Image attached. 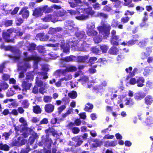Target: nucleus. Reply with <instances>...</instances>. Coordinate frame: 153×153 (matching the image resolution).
I'll return each instance as SVG.
<instances>
[{"label":"nucleus","mask_w":153,"mask_h":153,"mask_svg":"<svg viewBox=\"0 0 153 153\" xmlns=\"http://www.w3.org/2000/svg\"><path fill=\"white\" fill-rule=\"evenodd\" d=\"M27 53L25 52L24 54L25 56V57L24 61L22 63L19 64L18 65V69L19 70H21L23 71V72H25L27 69L30 67L28 61L33 60L34 61V66L36 68L38 62L40 60V58L39 57L35 56H27Z\"/></svg>","instance_id":"nucleus-1"},{"label":"nucleus","mask_w":153,"mask_h":153,"mask_svg":"<svg viewBox=\"0 0 153 153\" xmlns=\"http://www.w3.org/2000/svg\"><path fill=\"white\" fill-rule=\"evenodd\" d=\"M46 72H42L39 73L37 76V77L36 79V84L38 87H40V88L39 89V92L42 94H43L45 91V89L47 88L46 86V84L45 83H43L40 80L38 79V78L41 79L43 78L44 79H45L48 78V76L46 75Z\"/></svg>","instance_id":"nucleus-2"},{"label":"nucleus","mask_w":153,"mask_h":153,"mask_svg":"<svg viewBox=\"0 0 153 153\" xmlns=\"http://www.w3.org/2000/svg\"><path fill=\"white\" fill-rule=\"evenodd\" d=\"M100 35H103L104 39H106L109 34L110 26L109 25L104 22H101V25L97 27Z\"/></svg>","instance_id":"nucleus-3"},{"label":"nucleus","mask_w":153,"mask_h":153,"mask_svg":"<svg viewBox=\"0 0 153 153\" xmlns=\"http://www.w3.org/2000/svg\"><path fill=\"white\" fill-rule=\"evenodd\" d=\"M80 8L81 12L87 15H82L79 16H76V19L77 20H82L87 19L88 18L89 15H92L94 13V11L92 10V8L91 7H89L84 9L82 7H80Z\"/></svg>","instance_id":"nucleus-4"},{"label":"nucleus","mask_w":153,"mask_h":153,"mask_svg":"<svg viewBox=\"0 0 153 153\" xmlns=\"http://www.w3.org/2000/svg\"><path fill=\"white\" fill-rule=\"evenodd\" d=\"M64 13L59 12L58 13L56 12H54L53 15L49 14L46 15L45 17L42 19L43 21L48 22L51 21L52 22H56L58 21V17L59 16H62L64 15Z\"/></svg>","instance_id":"nucleus-5"},{"label":"nucleus","mask_w":153,"mask_h":153,"mask_svg":"<svg viewBox=\"0 0 153 153\" xmlns=\"http://www.w3.org/2000/svg\"><path fill=\"white\" fill-rule=\"evenodd\" d=\"M19 121L25 126L22 129V132H23L22 135L23 136L26 138L28 136L29 133H31L32 130L30 128H27L26 126L27 125L26 121L23 117H21L19 120Z\"/></svg>","instance_id":"nucleus-6"},{"label":"nucleus","mask_w":153,"mask_h":153,"mask_svg":"<svg viewBox=\"0 0 153 153\" xmlns=\"http://www.w3.org/2000/svg\"><path fill=\"white\" fill-rule=\"evenodd\" d=\"M95 27L94 22H88L86 27V33L89 36H93L97 34V32L94 30Z\"/></svg>","instance_id":"nucleus-7"},{"label":"nucleus","mask_w":153,"mask_h":153,"mask_svg":"<svg viewBox=\"0 0 153 153\" xmlns=\"http://www.w3.org/2000/svg\"><path fill=\"white\" fill-rule=\"evenodd\" d=\"M77 41H76L75 40L72 41L70 40L68 44V42L66 44L65 43L63 44L62 43L61 45V47L63 49L64 52L68 53L69 52V45H70L72 47L75 46L77 43Z\"/></svg>","instance_id":"nucleus-8"},{"label":"nucleus","mask_w":153,"mask_h":153,"mask_svg":"<svg viewBox=\"0 0 153 153\" xmlns=\"http://www.w3.org/2000/svg\"><path fill=\"white\" fill-rule=\"evenodd\" d=\"M76 68L73 66H70L67 67L65 70H60L56 71L55 73L56 74L59 76L61 74L65 75L67 72H73L76 71Z\"/></svg>","instance_id":"nucleus-9"},{"label":"nucleus","mask_w":153,"mask_h":153,"mask_svg":"<svg viewBox=\"0 0 153 153\" xmlns=\"http://www.w3.org/2000/svg\"><path fill=\"white\" fill-rule=\"evenodd\" d=\"M42 13H49L52 11L53 8L56 9H59L61 8V7L56 5H53L51 7H48L47 5L41 7Z\"/></svg>","instance_id":"nucleus-10"},{"label":"nucleus","mask_w":153,"mask_h":153,"mask_svg":"<svg viewBox=\"0 0 153 153\" xmlns=\"http://www.w3.org/2000/svg\"><path fill=\"white\" fill-rule=\"evenodd\" d=\"M13 31V29L11 28L8 29L7 32H3L2 36L3 38L7 42H13L12 40L10 39V35L9 33H12Z\"/></svg>","instance_id":"nucleus-11"},{"label":"nucleus","mask_w":153,"mask_h":153,"mask_svg":"<svg viewBox=\"0 0 153 153\" xmlns=\"http://www.w3.org/2000/svg\"><path fill=\"white\" fill-rule=\"evenodd\" d=\"M42 14L43 13L41 7H37L33 10V15L36 17L41 16Z\"/></svg>","instance_id":"nucleus-12"},{"label":"nucleus","mask_w":153,"mask_h":153,"mask_svg":"<svg viewBox=\"0 0 153 153\" xmlns=\"http://www.w3.org/2000/svg\"><path fill=\"white\" fill-rule=\"evenodd\" d=\"M65 28L66 29L72 30L74 28V25L72 21H68L65 24Z\"/></svg>","instance_id":"nucleus-13"},{"label":"nucleus","mask_w":153,"mask_h":153,"mask_svg":"<svg viewBox=\"0 0 153 153\" xmlns=\"http://www.w3.org/2000/svg\"><path fill=\"white\" fill-rule=\"evenodd\" d=\"M132 69V68L131 67H130L126 69V72L128 73H129L130 74L128 76L127 78V79H128L129 75L131 76H134L135 75V74L136 73L137 71V68H135L133 69L132 71L131 72Z\"/></svg>","instance_id":"nucleus-14"},{"label":"nucleus","mask_w":153,"mask_h":153,"mask_svg":"<svg viewBox=\"0 0 153 153\" xmlns=\"http://www.w3.org/2000/svg\"><path fill=\"white\" fill-rule=\"evenodd\" d=\"M145 96L146 95L144 93L138 92L135 94L134 97L136 100H140L143 99Z\"/></svg>","instance_id":"nucleus-15"},{"label":"nucleus","mask_w":153,"mask_h":153,"mask_svg":"<svg viewBox=\"0 0 153 153\" xmlns=\"http://www.w3.org/2000/svg\"><path fill=\"white\" fill-rule=\"evenodd\" d=\"M27 8L26 7H23L19 13V14H22L24 18H27L29 16V12L27 10Z\"/></svg>","instance_id":"nucleus-16"},{"label":"nucleus","mask_w":153,"mask_h":153,"mask_svg":"<svg viewBox=\"0 0 153 153\" xmlns=\"http://www.w3.org/2000/svg\"><path fill=\"white\" fill-rule=\"evenodd\" d=\"M54 108V106L51 104H46L45 107V111L47 113H51L53 111Z\"/></svg>","instance_id":"nucleus-17"},{"label":"nucleus","mask_w":153,"mask_h":153,"mask_svg":"<svg viewBox=\"0 0 153 153\" xmlns=\"http://www.w3.org/2000/svg\"><path fill=\"white\" fill-rule=\"evenodd\" d=\"M31 84L26 82L25 81H24L22 83V86L24 89L23 90V94H25L24 92V91H26V90L29 89L31 86Z\"/></svg>","instance_id":"nucleus-18"},{"label":"nucleus","mask_w":153,"mask_h":153,"mask_svg":"<svg viewBox=\"0 0 153 153\" xmlns=\"http://www.w3.org/2000/svg\"><path fill=\"white\" fill-rule=\"evenodd\" d=\"M153 71V68L152 67H147L145 68L143 74L144 76H148Z\"/></svg>","instance_id":"nucleus-19"},{"label":"nucleus","mask_w":153,"mask_h":153,"mask_svg":"<svg viewBox=\"0 0 153 153\" xmlns=\"http://www.w3.org/2000/svg\"><path fill=\"white\" fill-rule=\"evenodd\" d=\"M74 126V123H70L68 125L69 128L71 129L72 132L74 134H76L78 133L79 131V128L76 127H72V126Z\"/></svg>","instance_id":"nucleus-20"},{"label":"nucleus","mask_w":153,"mask_h":153,"mask_svg":"<svg viewBox=\"0 0 153 153\" xmlns=\"http://www.w3.org/2000/svg\"><path fill=\"white\" fill-rule=\"evenodd\" d=\"M68 12L72 16H75V18H76V16H76L77 15H78L81 12L80 8H79V9H77L76 11L74 10H68Z\"/></svg>","instance_id":"nucleus-21"},{"label":"nucleus","mask_w":153,"mask_h":153,"mask_svg":"<svg viewBox=\"0 0 153 153\" xmlns=\"http://www.w3.org/2000/svg\"><path fill=\"white\" fill-rule=\"evenodd\" d=\"M37 37H39L40 40L42 41H46L48 40L49 37L47 36H44L43 33H40L37 35Z\"/></svg>","instance_id":"nucleus-22"},{"label":"nucleus","mask_w":153,"mask_h":153,"mask_svg":"<svg viewBox=\"0 0 153 153\" xmlns=\"http://www.w3.org/2000/svg\"><path fill=\"white\" fill-rule=\"evenodd\" d=\"M137 85L138 87H141L143 86V83L144 82L145 80L144 78L142 77H139L137 80Z\"/></svg>","instance_id":"nucleus-23"},{"label":"nucleus","mask_w":153,"mask_h":153,"mask_svg":"<svg viewBox=\"0 0 153 153\" xmlns=\"http://www.w3.org/2000/svg\"><path fill=\"white\" fill-rule=\"evenodd\" d=\"M26 140L22 137H19L18 140L16 141V143L18 146H20L24 145L26 142Z\"/></svg>","instance_id":"nucleus-24"},{"label":"nucleus","mask_w":153,"mask_h":153,"mask_svg":"<svg viewBox=\"0 0 153 153\" xmlns=\"http://www.w3.org/2000/svg\"><path fill=\"white\" fill-rule=\"evenodd\" d=\"M62 28L60 27H56V28H50L48 31L49 34H54L57 32L61 30Z\"/></svg>","instance_id":"nucleus-25"},{"label":"nucleus","mask_w":153,"mask_h":153,"mask_svg":"<svg viewBox=\"0 0 153 153\" xmlns=\"http://www.w3.org/2000/svg\"><path fill=\"white\" fill-rule=\"evenodd\" d=\"M145 102L147 105H151L153 102L152 97L150 95H148L145 99Z\"/></svg>","instance_id":"nucleus-26"},{"label":"nucleus","mask_w":153,"mask_h":153,"mask_svg":"<svg viewBox=\"0 0 153 153\" xmlns=\"http://www.w3.org/2000/svg\"><path fill=\"white\" fill-rule=\"evenodd\" d=\"M117 144V142L116 141H106L105 143V146H112L114 147L116 146Z\"/></svg>","instance_id":"nucleus-27"},{"label":"nucleus","mask_w":153,"mask_h":153,"mask_svg":"<svg viewBox=\"0 0 153 153\" xmlns=\"http://www.w3.org/2000/svg\"><path fill=\"white\" fill-rule=\"evenodd\" d=\"M76 37L79 39H81L85 38V32L83 31H79L77 32L76 34Z\"/></svg>","instance_id":"nucleus-28"},{"label":"nucleus","mask_w":153,"mask_h":153,"mask_svg":"<svg viewBox=\"0 0 153 153\" xmlns=\"http://www.w3.org/2000/svg\"><path fill=\"white\" fill-rule=\"evenodd\" d=\"M0 48L1 49H4L6 50H10L13 51L14 50V47L10 46H5L3 44H2L0 46Z\"/></svg>","instance_id":"nucleus-29"},{"label":"nucleus","mask_w":153,"mask_h":153,"mask_svg":"<svg viewBox=\"0 0 153 153\" xmlns=\"http://www.w3.org/2000/svg\"><path fill=\"white\" fill-rule=\"evenodd\" d=\"M119 50L117 48L112 47L109 51L110 53L113 55H116L118 53Z\"/></svg>","instance_id":"nucleus-30"},{"label":"nucleus","mask_w":153,"mask_h":153,"mask_svg":"<svg viewBox=\"0 0 153 153\" xmlns=\"http://www.w3.org/2000/svg\"><path fill=\"white\" fill-rule=\"evenodd\" d=\"M148 41V39H145L137 43L138 45L140 47L145 46Z\"/></svg>","instance_id":"nucleus-31"},{"label":"nucleus","mask_w":153,"mask_h":153,"mask_svg":"<svg viewBox=\"0 0 153 153\" xmlns=\"http://www.w3.org/2000/svg\"><path fill=\"white\" fill-rule=\"evenodd\" d=\"M125 3L124 4L125 6H128L129 7H132L134 6V4L132 3V0H124Z\"/></svg>","instance_id":"nucleus-32"},{"label":"nucleus","mask_w":153,"mask_h":153,"mask_svg":"<svg viewBox=\"0 0 153 153\" xmlns=\"http://www.w3.org/2000/svg\"><path fill=\"white\" fill-rule=\"evenodd\" d=\"M33 111L36 114L40 113L41 112V109L40 107L38 105L34 106L33 109Z\"/></svg>","instance_id":"nucleus-33"},{"label":"nucleus","mask_w":153,"mask_h":153,"mask_svg":"<svg viewBox=\"0 0 153 153\" xmlns=\"http://www.w3.org/2000/svg\"><path fill=\"white\" fill-rule=\"evenodd\" d=\"M88 59V56H79L77 58L78 61L83 62Z\"/></svg>","instance_id":"nucleus-34"},{"label":"nucleus","mask_w":153,"mask_h":153,"mask_svg":"<svg viewBox=\"0 0 153 153\" xmlns=\"http://www.w3.org/2000/svg\"><path fill=\"white\" fill-rule=\"evenodd\" d=\"M107 85V83L105 81H103L102 82L100 85L98 86H96L94 87V89L95 90L100 89H101L103 86H105Z\"/></svg>","instance_id":"nucleus-35"},{"label":"nucleus","mask_w":153,"mask_h":153,"mask_svg":"<svg viewBox=\"0 0 153 153\" xmlns=\"http://www.w3.org/2000/svg\"><path fill=\"white\" fill-rule=\"evenodd\" d=\"M68 95L71 98H75L77 96V94L76 91H73L69 93Z\"/></svg>","instance_id":"nucleus-36"},{"label":"nucleus","mask_w":153,"mask_h":153,"mask_svg":"<svg viewBox=\"0 0 153 153\" xmlns=\"http://www.w3.org/2000/svg\"><path fill=\"white\" fill-rule=\"evenodd\" d=\"M126 105H129L130 106H131L134 104V102L132 99L129 98L126 99Z\"/></svg>","instance_id":"nucleus-37"},{"label":"nucleus","mask_w":153,"mask_h":153,"mask_svg":"<svg viewBox=\"0 0 153 153\" xmlns=\"http://www.w3.org/2000/svg\"><path fill=\"white\" fill-rule=\"evenodd\" d=\"M76 57L73 56H71L69 57H67L64 59V60L66 62H69L74 60L75 59Z\"/></svg>","instance_id":"nucleus-38"},{"label":"nucleus","mask_w":153,"mask_h":153,"mask_svg":"<svg viewBox=\"0 0 153 153\" xmlns=\"http://www.w3.org/2000/svg\"><path fill=\"white\" fill-rule=\"evenodd\" d=\"M145 123L148 125L153 124V119L151 117H148L146 120Z\"/></svg>","instance_id":"nucleus-39"},{"label":"nucleus","mask_w":153,"mask_h":153,"mask_svg":"<svg viewBox=\"0 0 153 153\" xmlns=\"http://www.w3.org/2000/svg\"><path fill=\"white\" fill-rule=\"evenodd\" d=\"M94 41L96 43H99L101 42L102 40V36L99 37L97 36L95 37L94 39Z\"/></svg>","instance_id":"nucleus-40"},{"label":"nucleus","mask_w":153,"mask_h":153,"mask_svg":"<svg viewBox=\"0 0 153 153\" xmlns=\"http://www.w3.org/2000/svg\"><path fill=\"white\" fill-rule=\"evenodd\" d=\"M52 99V97L49 96H45L43 97V100L45 102H50Z\"/></svg>","instance_id":"nucleus-41"},{"label":"nucleus","mask_w":153,"mask_h":153,"mask_svg":"<svg viewBox=\"0 0 153 153\" xmlns=\"http://www.w3.org/2000/svg\"><path fill=\"white\" fill-rule=\"evenodd\" d=\"M33 72L28 73L27 75L26 79L27 80H32L33 79Z\"/></svg>","instance_id":"nucleus-42"},{"label":"nucleus","mask_w":153,"mask_h":153,"mask_svg":"<svg viewBox=\"0 0 153 153\" xmlns=\"http://www.w3.org/2000/svg\"><path fill=\"white\" fill-rule=\"evenodd\" d=\"M27 46L28 47L29 50H33L35 49L36 45L34 44H27Z\"/></svg>","instance_id":"nucleus-43"},{"label":"nucleus","mask_w":153,"mask_h":153,"mask_svg":"<svg viewBox=\"0 0 153 153\" xmlns=\"http://www.w3.org/2000/svg\"><path fill=\"white\" fill-rule=\"evenodd\" d=\"M112 10L111 7L108 6L106 5L103 7L102 10L105 12H110Z\"/></svg>","instance_id":"nucleus-44"},{"label":"nucleus","mask_w":153,"mask_h":153,"mask_svg":"<svg viewBox=\"0 0 153 153\" xmlns=\"http://www.w3.org/2000/svg\"><path fill=\"white\" fill-rule=\"evenodd\" d=\"M93 108V105L90 104L88 103L85 106V111H88L89 110L92 109Z\"/></svg>","instance_id":"nucleus-45"},{"label":"nucleus","mask_w":153,"mask_h":153,"mask_svg":"<svg viewBox=\"0 0 153 153\" xmlns=\"http://www.w3.org/2000/svg\"><path fill=\"white\" fill-rule=\"evenodd\" d=\"M149 55V53L143 52L141 54L140 56L142 59H144L146 58Z\"/></svg>","instance_id":"nucleus-46"},{"label":"nucleus","mask_w":153,"mask_h":153,"mask_svg":"<svg viewBox=\"0 0 153 153\" xmlns=\"http://www.w3.org/2000/svg\"><path fill=\"white\" fill-rule=\"evenodd\" d=\"M73 139L74 140H77V142L76 144V145L77 146H80L82 142V140H79V138L78 136L73 138Z\"/></svg>","instance_id":"nucleus-47"},{"label":"nucleus","mask_w":153,"mask_h":153,"mask_svg":"<svg viewBox=\"0 0 153 153\" xmlns=\"http://www.w3.org/2000/svg\"><path fill=\"white\" fill-rule=\"evenodd\" d=\"M22 104L24 108H27L29 105V103L28 100H24L22 102Z\"/></svg>","instance_id":"nucleus-48"},{"label":"nucleus","mask_w":153,"mask_h":153,"mask_svg":"<svg viewBox=\"0 0 153 153\" xmlns=\"http://www.w3.org/2000/svg\"><path fill=\"white\" fill-rule=\"evenodd\" d=\"M102 144V142L100 141H97L95 143L92 144L93 147H96L101 146Z\"/></svg>","instance_id":"nucleus-49"},{"label":"nucleus","mask_w":153,"mask_h":153,"mask_svg":"<svg viewBox=\"0 0 153 153\" xmlns=\"http://www.w3.org/2000/svg\"><path fill=\"white\" fill-rule=\"evenodd\" d=\"M100 48L102 52L104 53H106L107 51L108 47L106 45H104L101 46Z\"/></svg>","instance_id":"nucleus-50"},{"label":"nucleus","mask_w":153,"mask_h":153,"mask_svg":"<svg viewBox=\"0 0 153 153\" xmlns=\"http://www.w3.org/2000/svg\"><path fill=\"white\" fill-rule=\"evenodd\" d=\"M138 43V41L136 40H131L128 42V46L132 45L136 43Z\"/></svg>","instance_id":"nucleus-51"},{"label":"nucleus","mask_w":153,"mask_h":153,"mask_svg":"<svg viewBox=\"0 0 153 153\" xmlns=\"http://www.w3.org/2000/svg\"><path fill=\"white\" fill-rule=\"evenodd\" d=\"M14 94L13 91L11 89L8 90L6 93V96L7 97H10L14 95Z\"/></svg>","instance_id":"nucleus-52"},{"label":"nucleus","mask_w":153,"mask_h":153,"mask_svg":"<svg viewBox=\"0 0 153 153\" xmlns=\"http://www.w3.org/2000/svg\"><path fill=\"white\" fill-rule=\"evenodd\" d=\"M97 16H98L102 17L104 18H107L108 17V15L106 14L102 13H97Z\"/></svg>","instance_id":"nucleus-53"},{"label":"nucleus","mask_w":153,"mask_h":153,"mask_svg":"<svg viewBox=\"0 0 153 153\" xmlns=\"http://www.w3.org/2000/svg\"><path fill=\"white\" fill-rule=\"evenodd\" d=\"M88 80V78L87 76H83L79 80V81H81L82 83L84 82H86Z\"/></svg>","instance_id":"nucleus-54"},{"label":"nucleus","mask_w":153,"mask_h":153,"mask_svg":"<svg viewBox=\"0 0 153 153\" xmlns=\"http://www.w3.org/2000/svg\"><path fill=\"white\" fill-rule=\"evenodd\" d=\"M1 88L3 89H7L8 87V85L5 82H2L1 84Z\"/></svg>","instance_id":"nucleus-55"},{"label":"nucleus","mask_w":153,"mask_h":153,"mask_svg":"<svg viewBox=\"0 0 153 153\" xmlns=\"http://www.w3.org/2000/svg\"><path fill=\"white\" fill-rule=\"evenodd\" d=\"M114 136L113 135H110L109 134L106 135L103 137L105 139H109L113 138Z\"/></svg>","instance_id":"nucleus-56"},{"label":"nucleus","mask_w":153,"mask_h":153,"mask_svg":"<svg viewBox=\"0 0 153 153\" xmlns=\"http://www.w3.org/2000/svg\"><path fill=\"white\" fill-rule=\"evenodd\" d=\"M137 83V80L134 78H131L129 81V83L132 85H134L135 83Z\"/></svg>","instance_id":"nucleus-57"},{"label":"nucleus","mask_w":153,"mask_h":153,"mask_svg":"<svg viewBox=\"0 0 153 153\" xmlns=\"http://www.w3.org/2000/svg\"><path fill=\"white\" fill-rule=\"evenodd\" d=\"M1 149L5 151H8L9 149V147L8 146L6 145H2L1 146Z\"/></svg>","instance_id":"nucleus-58"},{"label":"nucleus","mask_w":153,"mask_h":153,"mask_svg":"<svg viewBox=\"0 0 153 153\" xmlns=\"http://www.w3.org/2000/svg\"><path fill=\"white\" fill-rule=\"evenodd\" d=\"M93 7L94 9L99 10L100 8V4L98 3H96L93 5Z\"/></svg>","instance_id":"nucleus-59"},{"label":"nucleus","mask_w":153,"mask_h":153,"mask_svg":"<svg viewBox=\"0 0 153 153\" xmlns=\"http://www.w3.org/2000/svg\"><path fill=\"white\" fill-rule=\"evenodd\" d=\"M23 22V20L21 18H17L16 20V23L17 25H20Z\"/></svg>","instance_id":"nucleus-60"},{"label":"nucleus","mask_w":153,"mask_h":153,"mask_svg":"<svg viewBox=\"0 0 153 153\" xmlns=\"http://www.w3.org/2000/svg\"><path fill=\"white\" fill-rule=\"evenodd\" d=\"M37 48L39 52H43L45 51V49L42 46H39L37 47Z\"/></svg>","instance_id":"nucleus-61"},{"label":"nucleus","mask_w":153,"mask_h":153,"mask_svg":"<svg viewBox=\"0 0 153 153\" xmlns=\"http://www.w3.org/2000/svg\"><path fill=\"white\" fill-rule=\"evenodd\" d=\"M66 108V106L65 105H63L58 108V112L59 113H61Z\"/></svg>","instance_id":"nucleus-62"},{"label":"nucleus","mask_w":153,"mask_h":153,"mask_svg":"<svg viewBox=\"0 0 153 153\" xmlns=\"http://www.w3.org/2000/svg\"><path fill=\"white\" fill-rule=\"evenodd\" d=\"M97 59V58L95 57H91L90 58L89 61L91 64H92L94 63V62L96 61Z\"/></svg>","instance_id":"nucleus-63"},{"label":"nucleus","mask_w":153,"mask_h":153,"mask_svg":"<svg viewBox=\"0 0 153 153\" xmlns=\"http://www.w3.org/2000/svg\"><path fill=\"white\" fill-rule=\"evenodd\" d=\"M118 25V22L114 19L111 23V26L113 27H116Z\"/></svg>","instance_id":"nucleus-64"}]
</instances>
